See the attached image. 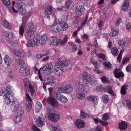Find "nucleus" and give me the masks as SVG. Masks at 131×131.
<instances>
[{
  "label": "nucleus",
  "mask_w": 131,
  "mask_h": 131,
  "mask_svg": "<svg viewBox=\"0 0 131 131\" xmlns=\"http://www.w3.org/2000/svg\"><path fill=\"white\" fill-rule=\"evenodd\" d=\"M61 100H60L64 103L67 102L68 101L67 98L65 96L62 95L61 97Z\"/></svg>",
  "instance_id": "obj_50"
},
{
  "label": "nucleus",
  "mask_w": 131,
  "mask_h": 131,
  "mask_svg": "<svg viewBox=\"0 0 131 131\" xmlns=\"http://www.w3.org/2000/svg\"><path fill=\"white\" fill-rule=\"evenodd\" d=\"M103 64L105 66H106L108 68H112V64L109 62H103Z\"/></svg>",
  "instance_id": "obj_44"
},
{
  "label": "nucleus",
  "mask_w": 131,
  "mask_h": 131,
  "mask_svg": "<svg viewBox=\"0 0 131 131\" xmlns=\"http://www.w3.org/2000/svg\"><path fill=\"white\" fill-rule=\"evenodd\" d=\"M52 28L54 31L56 32H60L61 30V28L59 23V21L58 23H57L56 22H54V24L52 25Z\"/></svg>",
  "instance_id": "obj_13"
},
{
  "label": "nucleus",
  "mask_w": 131,
  "mask_h": 131,
  "mask_svg": "<svg viewBox=\"0 0 131 131\" xmlns=\"http://www.w3.org/2000/svg\"><path fill=\"white\" fill-rule=\"evenodd\" d=\"M65 8V6H61L59 7H58L57 8L58 10H63V11H66V10L64 9Z\"/></svg>",
  "instance_id": "obj_62"
},
{
  "label": "nucleus",
  "mask_w": 131,
  "mask_h": 131,
  "mask_svg": "<svg viewBox=\"0 0 131 131\" xmlns=\"http://www.w3.org/2000/svg\"><path fill=\"white\" fill-rule=\"evenodd\" d=\"M81 117L83 119H88L90 118V116L86 113H85L82 110L81 111Z\"/></svg>",
  "instance_id": "obj_30"
},
{
  "label": "nucleus",
  "mask_w": 131,
  "mask_h": 131,
  "mask_svg": "<svg viewBox=\"0 0 131 131\" xmlns=\"http://www.w3.org/2000/svg\"><path fill=\"white\" fill-rule=\"evenodd\" d=\"M57 39L56 36H52L49 38L48 41L50 42V45L53 46L54 45V43L57 42Z\"/></svg>",
  "instance_id": "obj_20"
},
{
  "label": "nucleus",
  "mask_w": 131,
  "mask_h": 131,
  "mask_svg": "<svg viewBox=\"0 0 131 131\" xmlns=\"http://www.w3.org/2000/svg\"><path fill=\"white\" fill-rule=\"evenodd\" d=\"M12 51L15 55L19 57H23L25 54L24 52L23 51H20L15 49H13Z\"/></svg>",
  "instance_id": "obj_15"
},
{
  "label": "nucleus",
  "mask_w": 131,
  "mask_h": 131,
  "mask_svg": "<svg viewBox=\"0 0 131 131\" xmlns=\"http://www.w3.org/2000/svg\"><path fill=\"white\" fill-rule=\"evenodd\" d=\"M12 106H13V107H12V111L13 112H15L16 111L18 107V104H17L16 105H14V104L13 105H12Z\"/></svg>",
  "instance_id": "obj_47"
},
{
  "label": "nucleus",
  "mask_w": 131,
  "mask_h": 131,
  "mask_svg": "<svg viewBox=\"0 0 131 131\" xmlns=\"http://www.w3.org/2000/svg\"><path fill=\"white\" fill-rule=\"evenodd\" d=\"M105 90L111 94H112L113 93V91L112 90L111 88L109 85H108L106 87Z\"/></svg>",
  "instance_id": "obj_38"
},
{
  "label": "nucleus",
  "mask_w": 131,
  "mask_h": 131,
  "mask_svg": "<svg viewBox=\"0 0 131 131\" xmlns=\"http://www.w3.org/2000/svg\"><path fill=\"white\" fill-rule=\"evenodd\" d=\"M31 102H26V109L28 112H29L32 108V105Z\"/></svg>",
  "instance_id": "obj_37"
},
{
  "label": "nucleus",
  "mask_w": 131,
  "mask_h": 131,
  "mask_svg": "<svg viewBox=\"0 0 131 131\" xmlns=\"http://www.w3.org/2000/svg\"><path fill=\"white\" fill-rule=\"evenodd\" d=\"M109 100L108 96L107 95H104L102 97V100L104 103H106Z\"/></svg>",
  "instance_id": "obj_39"
},
{
  "label": "nucleus",
  "mask_w": 131,
  "mask_h": 131,
  "mask_svg": "<svg viewBox=\"0 0 131 131\" xmlns=\"http://www.w3.org/2000/svg\"><path fill=\"white\" fill-rule=\"evenodd\" d=\"M73 91L72 87L70 85L67 84L63 85L60 87L58 89V91H61V92L69 94L71 93Z\"/></svg>",
  "instance_id": "obj_3"
},
{
  "label": "nucleus",
  "mask_w": 131,
  "mask_h": 131,
  "mask_svg": "<svg viewBox=\"0 0 131 131\" xmlns=\"http://www.w3.org/2000/svg\"><path fill=\"white\" fill-rule=\"evenodd\" d=\"M24 113L23 109L21 107L20 109H19L17 115L14 118L15 123H18L21 121L22 115Z\"/></svg>",
  "instance_id": "obj_11"
},
{
  "label": "nucleus",
  "mask_w": 131,
  "mask_h": 131,
  "mask_svg": "<svg viewBox=\"0 0 131 131\" xmlns=\"http://www.w3.org/2000/svg\"><path fill=\"white\" fill-rule=\"evenodd\" d=\"M126 70L127 72H129L131 73V65H128L126 68Z\"/></svg>",
  "instance_id": "obj_55"
},
{
  "label": "nucleus",
  "mask_w": 131,
  "mask_h": 131,
  "mask_svg": "<svg viewBox=\"0 0 131 131\" xmlns=\"http://www.w3.org/2000/svg\"><path fill=\"white\" fill-rule=\"evenodd\" d=\"M129 57L124 58L122 61V64H124L126 62L128 61H129Z\"/></svg>",
  "instance_id": "obj_57"
},
{
  "label": "nucleus",
  "mask_w": 131,
  "mask_h": 131,
  "mask_svg": "<svg viewBox=\"0 0 131 131\" xmlns=\"http://www.w3.org/2000/svg\"><path fill=\"white\" fill-rule=\"evenodd\" d=\"M82 76L83 81L84 83L87 84L92 82V79L88 73L86 72H84L82 74Z\"/></svg>",
  "instance_id": "obj_8"
},
{
  "label": "nucleus",
  "mask_w": 131,
  "mask_h": 131,
  "mask_svg": "<svg viewBox=\"0 0 131 131\" xmlns=\"http://www.w3.org/2000/svg\"><path fill=\"white\" fill-rule=\"evenodd\" d=\"M36 123L39 127L42 126L44 123L41 120V118L40 117H39L36 120Z\"/></svg>",
  "instance_id": "obj_32"
},
{
  "label": "nucleus",
  "mask_w": 131,
  "mask_h": 131,
  "mask_svg": "<svg viewBox=\"0 0 131 131\" xmlns=\"http://www.w3.org/2000/svg\"><path fill=\"white\" fill-rule=\"evenodd\" d=\"M93 70L95 72L97 73L98 74H100L103 73L102 71H99L98 66L95 67L94 69Z\"/></svg>",
  "instance_id": "obj_48"
},
{
  "label": "nucleus",
  "mask_w": 131,
  "mask_h": 131,
  "mask_svg": "<svg viewBox=\"0 0 131 131\" xmlns=\"http://www.w3.org/2000/svg\"><path fill=\"white\" fill-rule=\"evenodd\" d=\"M8 35L9 36H8V39H12L14 37V34L11 32H9Z\"/></svg>",
  "instance_id": "obj_58"
},
{
  "label": "nucleus",
  "mask_w": 131,
  "mask_h": 131,
  "mask_svg": "<svg viewBox=\"0 0 131 131\" xmlns=\"http://www.w3.org/2000/svg\"><path fill=\"white\" fill-rule=\"evenodd\" d=\"M27 17H24L22 18V24L20 26L19 32L20 35L23 36L24 31L25 27L27 25Z\"/></svg>",
  "instance_id": "obj_6"
},
{
  "label": "nucleus",
  "mask_w": 131,
  "mask_h": 131,
  "mask_svg": "<svg viewBox=\"0 0 131 131\" xmlns=\"http://www.w3.org/2000/svg\"><path fill=\"white\" fill-rule=\"evenodd\" d=\"M41 104L39 102H37L36 105V111L38 112L41 108L42 106Z\"/></svg>",
  "instance_id": "obj_35"
},
{
  "label": "nucleus",
  "mask_w": 131,
  "mask_h": 131,
  "mask_svg": "<svg viewBox=\"0 0 131 131\" xmlns=\"http://www.w3.org/2000/svg\"><path fill=\"white\" fill-rule=\"evenodd\" d=\"M71 2V0H69L67 2L65 6V8H68L70 7Z\"/></svg>",
  "instance_id": "obj_54"
},
{
  "label": "nucleus",
  "mask_w": 131,
  "mask_h": 131,
  "mask_svg": "<svg viewBox=\"0 0 131 131\" xmlns=\"http://www.w3.org/2000/svg\"><path fill=\"white\" fill-rule=\"evenodd\" d=\"M8 82L6 83V87L4 88L0 93L1 96H3L5 99V103L8 105H13L15 104V102L12 100L13 99V96L11 91V86L10 84H8Z\"/></svg>",
  "instance_id": "obj_1"
},
{
  "label": "nucleus",
  "mask_w": 131,
  "mask_h": 131,
  "mask_svg": "<svg viewBox=\"0 0 131 131\" xmlns=\"http://www.w3.org/2000/svg\"><path fill=\"white\" fill-rule=\"evenodd\" d=\"M4 60L7 66H9L11 62V60L9 56L8 55L5 56L4 58Z\"/></svg>",
  "instance_id": "obj_26"
},
{
  "label": "nucleus",
  "mask_w": 131,
  "mask_h": 131,
  "mask_svg": "<svg viewBox=\"0 0 131 131\" xmlns=\"http://www.w3.org/2000/svg\"><path fill=\"white\" fill-rule=\"evenodd\" d=\"M61 91H58L56 93V98L58 100H60L61 99V97L63 95H62L60 94V93H61Z\"/></svg>",
  "instance_id": "obj_41"
},
{
  "label": "nucleus",
  "mask_w": 131,
  "mask_h": 131,
  "mask_svg": "<svg viewBox=\"0 0 131 131\" xmlns=\"http://www.w3.org/2000/svg\"><path fill=\"white\" fill-rule=\"evenodd\" d=\"M126 104L128 108L131 110V102L129 99H127L126 101Z\"/></svg>",
  "instance_id": "obj_42"
},
{
  "label": "nucleus",
  "mask_w": 131,
  "mask_h": 131,
  "mask_svg": "<svg viewBox=\"0 0 131 131\" xmlns=\"http://www.w3.org/2000/svg\"><path fill=\"white\" fill-rule=\"evenodd\" d=\"M48 89L49 91L50 96L47 99V102L49 104H50L52 106H56L57 105L58 103L56 100L53 97L52 95L51 94V92L53 90V88H49Z\"/></svg>",
  "instance_id": "obj_4"
},
{
  "label": "nucleus",
  "mask_w": 131,
  "mask_h": 131,
  "mask_svg": "<svg viewBox=\"0 0 131 131\" xmlns=\"http://www.w3.org/2000/svg\"><path fill=\"white\" fill-rule=\"evenodd\" d=\"M76 96L78 99L82 100L85 98V95L82 92H78L76 94Z\"/></svg>",
  "instance_id": "obj_31"
},
{
  "label": "nucleus",
  "mask_w": 131,
  "mask_h": 131,
  "mask_svg": "<svg viewBox=\"0 0 131 131\" xmlns=\"http://www.w3.org/2000/svg\"><path fill=\"white\" fill-rule=\"evenodd\" d=\"M59 23L60 25L61 30H66L68 28V24L66 22L63 21H59Z\"/></svg>",
  "instance_id": "obj_25"
},
{
  "label": "nucleus",
  "mask_w": 131,
  "mask_h": 131,
  "mask_svg": "<svg viewBox=\"0 0 131 131\" xmlns=\"http://www.w3.org/2000/svg\"><path fill=\"white\" fill-rule=\"evenodd\" d=\"M100 79L102 83L107 82L108 80L105 76H104L100 78Z\"/></svg>",
  "instance_id": "obj_49"
},
{
  "label": "nucleus",
  "mask_w": 131,
  "mask_h": 131,
  "mask_svg": "<svg viewBox=\"0 0 131 131\" xmlns=\"http://www.w3.org/2000/svg\"><path fill=\"white\" fill-rule=\"evenodd\" d=\"M97 56L99 58L103 59L104 60L105 59V55L104 54L101 53L97 55Z\"/></svg>",
  "instance_id": "obj_59"
},
{
  "label": "nucleus",
  "mask_w": 131,
  "mask_h": 131,
  "mask_svg": "<svg viewBox=\"0 0 131 131\" xmlns=\"http://www.w3.org/2000/svg\"><path fill=\"white\" fill-rule=\"evenodd\" d=\"M109 118V115L107 113L103 114L102 117V119L104 121H106Z\"/></svg>",
  "instance_id": "obj_43"
},
{
  "label": "nucleus",
  "mask_w": 131,
  "mask_h": 131,
  "mask_svg": "<svg viewBox=\"0 0 131 131\" xmlns=\"http://www.w3.org/2000/svg\"><path fill=\"white\" fill-rule=\"evenodd\" d=\"M15 61L17 62L18 64L20 67L24 66L25 62L24 61L21 59H15Z\"/></svg>",
  "instance_id": "obj_29"
},
{
  "label": "nucleus",
  "mask_w": 131,
  "mask_h": 131,
  "mask_svg": "<svg viewBox=\"0 0 131 131\" xmlns=\"http://www.w3.org/2000/svg\"><path fill=\"white\" fill-rule=\"evenodd\" d=\"M127 124L125 121H122L118 124V127L121 130L126 129L127 128Z\"/></svg>",
  "instance_id": "obj_24"
},
{
  "label": "nucleus",
  "mask_w": 131,
  "mask_h": 131,
  "mask_svg": "<svg viewBox=\"0 0 131 131\" xmlns=\"http://www.w3.org/2000/svg\"><path fill=\"white\" fill-rule=\"evenodd\" d=\"M26 97L27 99V101L28 102H32V101L31 100V98L29 96V94L27 93H26L25 94Z\"/></svg>",
  "instance_id": "obj_46"
},
{
  "label": "nucleus",
  "mask_w": 131,
  "mask_h": 131,
  "mask_svg": "<svg viewBox=\"0 0 131 131\" xmlns=\"http://www.w3.org/2000/svg\"><path fill=\"white\" fill-rule=\"evenodd\" d=\"M39 39V37L35 36L33 39H29L27 41V46L29 47H33L34 46L37 45Z\"/></svg>",
  "instance_id": "obj_5"
},
{
  "label": "nucleus",
  "mask_w": 131,
  "mask_h": 131,
  "mask_svg": "<svg viewBox=\"0 0 131 131\" xmlns=\"http://www.w3.org/2000/svg\"><path fill=\"white\" fill-rule=\"evenodd\" d=\"M46 66H47V70L48 71L50 70L52 68V66L51 64H47L46 65Z\"/></svg>",
  "instance_id": "obj_60"
},
{
  "label": "nucleus",
  "mask_w": 131,
  "mask_h": 131,
  "mask_svg": "<svg viewBox=\"0 0 131 131\" xmlns=\"http://www.w3.org/2000/svg\"><path fill=\"white\" fill-rule=\"evenodd\" d=\"M92 131H101V128L99 126L96 127L95 128L93 129Z\"/></svg>",
  "instance_id": "obj_64"
},
{
  "label": "nucleus",
  "mask_w": 131,
  "mask_h": 131,
  "mask_svg": "<svg viewBox=\"0 0 131 131\" xmlns=\"http://www.w3.org/2000/svg\"><path fill=\"white\" fill-rule=\"evenodd\" d=\"M39 42L42 45H44L46 43V41L47 40L48 36L46 35H43L39 37Z\"/></svg>",
  "instance_id": "obj_14"
},
{
  "label": "nucleus",
  "mask_w": 131,
  "mask_h": 131,
  "mask_svg": "<svg viewBox=\"0 0 131 131\" xmlns=\"http://www.w3.org/2000/svg\"><path fill=\"white\" fill-rule=\"evenodd\" d=\"M96 89L97 91H100L101 92H102L104 90V88L103 87L102 85L97 87Z\"/></svg>",
  "instance_id": "obj_53"
},
{
  "label": "nucleus",
  "mask_w": 131,
  "mask_h": 131,
  "mask_svg": "<svg viewBox=\"0 0 131 131\" xmlns=\"http://www.w3.org/2000/svg\"><path fill=\"white\" fill-rule=\"evenodd\" d=\"M126 42L125 40H119L118 41V45L120 47L124 48L126 44Z\"/></svg>",
  "instance_id": "obj_36"
},
{
  "label": "nucleus",
  "mask_w": 131,
  "mask_h": 131,
  "mask_svg": "<svg viewBox=\"0 0 131 131\" xmlns=\"http://www.w3.org/2000/svg\"><path fill=\"white\" fill-rule=\"evenodd\" d=\"M119 69H115L114 72V75L117 78H119L121 77H122L124 75V74L122 72L119 71Z\"/></svg>",
  "instance_id": "obj_19"
},
{
  "label": "nucleus",
  "mask_w": 131,
  "mask_h": 131,
  "mask_svg": "<svg viewBox=\"0 0 131 131\" xmlns=\"http://www.w3.org/2000/svg\"><path fill=\"white\" fill-rule=\"evenodd\" d=\"M3 24L4 27L10 29L12 28L11 25L5 20H4Z\"/></svg>",
  "instance_id": "obj_33"
},
{
  "label": "nucleus",
  "mask_w": 131,
  "mask_h": 131,
  "mask_svg": "<svg viewBox=\"0 0 131 131\" xmlns=\"http://www.w3.org/2000/svg\"><path fill=\"white\" fill-rule=\"evenodd\" d=\"M48 117L49 120L54 123L59 121L60 117L59 114L54 113H51L48 115Z\"/></svg>",
  "instance_id": "obj_9"
},
{
  "label": "nucleus",
  "mask_w": 131,
  "mask_h": 131,
  "mask_svg": "<svg viewBox=\"0 0 131 131\" xmlns=\"http://www.w3.org/2000/svg\"><path fill=\"white\" fill-rule=\"evenodd\" d=\"M99 123L103 126H106L108 125V123L103 121L101 120H100Z\"/></svg>",
  "instance_id": "obj_52"
},
{
  "label": "nucleus",
  "mask_w": 131,
  "mask_h": 131,
  "mask_svg": "<svg viewBox=\"0 0 131 131\" xmlns=\"http://www.w3.org/2000/svg\"><path fill=\"white\" fill-rule=\"evenodd\" d=\"M36 31V29L34 27L33 24L30 23L25 34V36L26 39L27 40L32 36Z\"/></svg>",
  "instance_id": "obj_2"
},
{
  "label": "nucleus",
  "mask_w": 131,
  "mask_h": 131,
  "mask_svg": "<svg viewBox=\"0 0 131 131\" xmlns=\"http://www.w3.org/2000/svg\"><path fill=\"white\" fill-rule=\"evenodd\" d=\"M20 74L23 77L26 76L30 73L29 69L26 67H21L19 70Z\"/></svg>",
  "instance_id": "obj_12"
},
{
  "label": "nucleus",
  "mask_w": 131,
  "mask_h": 131,
  "mask_svg": "<svg viewBox=\"0 0 131 131\" xmlns=\"http://www.w3.org/2000/svg\"><path fill=\"white\" fill-rule=\"evenodd\" d=\"M88 18V15H86L85 19L84 20L83 22L81 24V26H80L81 27H82L83 26H84L85 24L86 23L87 21Z\"/></svg>",
  "instance_id": "obj_51"
},
{
  "label": "nucleus",
  "mask_w": 131,
  "mask_h": 131,
  "mask_svg": "<svg viewBox=\"0 0 131 131\" xmlns=\"http://www.w3.org/2000/svg\"><path fill=\"white\" fill-rule=\"evenodd\" d=\"M118 49L117 48L114 47L112 48L111 51L112 55L114 56H117L118 54Z\"/></svg>",
  "instance_id": "obj_34"
},
{
  "label": "nucleus",
  "mask_w": 131,
  "mask_h": 131,
  "mask_svg": "<svg viewBox=\"0 0 131 131\" xmlns=\"http://www.w3.org/2000/svg\"><path fill=\"white\" fill-rule=\"evenodd\" d=\"M13 70H11L9 71L8 73V77L11 79L14 78L15 77L13 73Z\"/></svg>",
  "instance_id": "obj_45"
},
{
  "label": "nucleus",
  "mask_w": 131,
  "mask_h": 131,
  "mask_svg": "<svg viewBox=\"0 0 131 131\" xmlns=\"http://www.w3.org/2000/svg\"><path fill=\"white\" fill-rule=\"evenodd\" d=\"M76 126L79 128H83L84 127L85 123L81 119H78L75 122Z\"/></svg>",
  "instance_id": "obj_18"
},
{
  "label": "nucleus",
  "mask_w": 131,
  "mask_h": 131,
  "mask_svg": "<svg viewBox=\"0 0 131 131\" xmlns=\"http://www.w3.org/2000/svg\"><path fill=\"white\" fill-rule=\"evenodd\" d=\"M2 2L5 5H8L10 4L9 0H2Z\"/></svg>",
  "instance_id": "obj_56"
},
{
  "label": "nucleus",
  "mask_w": 131,
  "mask_h": 131,
  "mask_svg": "<svg viewBox=\"0 0 131 131\" xmlns=\"http://www.w3.org/2000/svg\"><path fill=\"white\" fill-rule=\"evenodd\" d=\"M129 2L128 0H125L121 7V10H125L128 9Z\"/></svg>",
  "instance_id": "obj_21"
},
{
  "label": "nucleus",
  "mask_w": 131,
  "mask_h": 131,
  "mask_svg": "<svg viewBox=\"0 0 131 131\" xmlns=\"http://www.w3.org/2000/svg\"><path fill=\"white\" fill-rule=\"evenodd\" d=\"M32 129L34 131H40L39 128L34 125L32 126Z\"/></svg>",
  "instance_id": "obj_63"
},
{
  "label": "nucleus",
  "mask_w": 131,
  "mask_h": 131,
  "mask_svg": "<svg viewBox=\"0 0 131 131\" xmlns=\"http://www.w3.org/2000/svg\"><path fill=\"white\" fill-rule=\"evenodd\" d=\"M49 50H48L46 51H44L42 54L43 56L48 55H49Z\"/></svg>",
  "instance_id": "obj_61"
},
{
  "label": "nucleus",
  "mask_w": 131,
  "mask_h": 131,
  "mask_svg": "<svg viewBox=\"0 0 131 131\" xmlns=\"http://www.w3.org/2000/svg\"><path fill=\"white\" fill-rule=\"evenodd\" d=\"M85 10V8L83 6L78 5L76 7L75 13L78 16H80L84 14Z\"/></svg>",
  "instance_id": "obj_10"
},
{
  "label": "nucleus",
  "mask_w": 131,
  "mask_h": 131,
  "mask_svg": "<svg viewBox=\"0 0 131 131\" xmlns=\"http://www.w3.org/2000/svg\"><path fill=\"white\" fill-rule=\"evenodd\" d=\"M87 99L90 101L93 102L96 104L97 103L98 100L97 97L93 96H90L87 98Z\"/></svg>",
  "instance_id": "obj_23"
},
{
  "label": "nucleus",
  "mask_w": 131,
  "mask_h": 131,
  "mask_svg": "<svg viewBox=\"0 0 131 131\" xmlns=\"http://www.w3.org/2000/svg\"><path fill=\"white\" fill-rule=\"evenodd\" d=\"M118 31L116 28H112L111 32L109 34V35L111 37H113L117 35L118 33Z\"/></svg>",
  "instance_id": "obj_28"
},
{
  "label": "nucleus",
  "mask_w": 131,
  "mask_h": 131,
  "mask_svg": "<svg viewBox=\"0 0 131 131\" xmlns=\"http://www.w3.org/2000/svg\"><path fill=\"white\" fill-rule=\"evenodd\" d=\"M76 85L79 86V88L78 90V91L80 92H82L84 94V93H86L88 91V89L85 87L83 86H81L80 87L79 86L80 84L77 83L75 84Z\"/></svg>",
  "instance_id": "obj_22"
},
{
  "label": "nucleus",
  "mask_w": 131,
  "mask_h": 131,
  "mask_svg": "<svg viewBox=\"0 0 131 131\" xmlns=\"http://www.w3.org/2000/svg\"><path fill=\"white\" fill-rule=\"evenodd\" d=\"M54 72L58 76L61 75L63 73V69L62 67H56L54 70Z\"/></svg>",
  "instance_id": "obj_16"
},
{
  "label": "nucleus",
  "mask_w": 131,
  "mask_h": 131,
  "mask_svg": "<svg viewBox=\"0 0 131 131\" xmlns=\"http://www.w3.org/2000/svg\"><path fill=\"white\" fill-rule=\"evenodd\" d=\"M69 63L67 61L64 62L63 61H61L58 62L57 63V66H59V67H64L68 66Z\"/></svg>",
  "instance_id": "obj_27"
},
{
  "label": "nucleus",
  "mask_w": 131,
  "mask_h": 131,
  "mask_svg": "<svg viewBox=\"0 0 131 131\" xmlns=\"http://www.w3.org/2000/svg\"><path fill=\"white\" fill-rule=\"evenodd\" d=\"M44 13L45 16H47V18L48 19L50 18L49 15L54 17L55 16L54 12L51 6H48L46 8Z\"/></svg>",
  "instance_id": "obj_7"
},
{
  "label": "nucleus",
  "mask_w": 131,
  "mask_h": 131,
  "mask_svg": "<svg viewBox=\"0 0 131 131\" xmlns=\"http://www.w3.org/2000/svg\"><path fill=\"white\" fill-rule=\"evenodd\" d=\"M47 80L48 81V83H46L48 84H52L56 82V79L54 77L51 75L49 74L47 76Z\"/></svg>",
  "instance_id": "obj_17"
},
{
  "label": "nucleus",
  "mask_w": 131,
  "mask_h": 131,
  "mask_svg": "<svg viewBox=\"0 0 131 131\" xmlns=\"http://www.w3.org/2000/svg\"><path fill=\"white\" fill-rule=\"evenodd\" d=\"M68 40V37H66L64 38L63 40H61L60 44L61 45H63L67 42Z\"/></svg>",
  "instance_id": "obj_40"
}]
</instances>
